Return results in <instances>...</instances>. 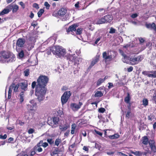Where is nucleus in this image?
I'll list each match as a JSON object with an SVG mask.
<instances>
[{
  "mask_svg": "<svg viewBox=\"0 0 156 156\" xmlns=\"http://www.w3.org/2000/svg\"><path fill=\"white\" fill-rule=\"evenodd\" d=\"M15 55L10 52L3 51L0 56V62L3 63L11 62L15 60Z\"/></svg>",
  "mask_w": 156,
  "mask_h": 156,
  "instance_id": "1",
  "label": "nucleus"
},
{
  "mask_svg": "<svg viewBox=\"0 0 156 156\" xmlns=\"http://www.w3.org/2000/svg\"><path fill=\"white\" fill-rule=\"evenodd\" d=\"M46 91L45 87L37 85L35 90V94L39 101H42L44 99V95Z\"/></svg>",
  "mask_w": 156,
  "mask_h": 156,
  "instance_id": "2",
  "label": "nucleus"
},
{
  "mask_svg": "<svg viewBox=\"0 0 156 156\" xmlns=\"http://www.w3.org/2000/svg\"><path fill=\"white\" fill-rule=\"evenodd\" d=\"M51 50H52V52L54 55L59 57H63L66 53V49L59 46H56Z\"/></svg>",
  "mask_w": 156,
  "mask_h": 156,
  "instance_id": "3",
  "label": "nucleus"
},
{
  "mask_svg": "<svg viewBox=\"0 0 156 156\" xmlns=\"http://www.w3.org/2000/svg\"><path fill=\"white\" fill-rule=\"evenodd\" d=\"M48 80V78L47 76H41L37 80V85L45 87L46 85Z\"/></svg>",
  "mask_w": 156,
  "mask_h": 156,
  "instance_id": "4",
  "label": "nucleus"
},
{
  "mask_svg": "<svg viewBox=\"0 0 156 156\" xmlns=\"http://www.w3.org/2000/svg\"><path fill=\"white\" fill-rule=\"evenodd\" d=\"M20 87L19 83L16 84L13 83L10 86L9 90L8 91V98L10 99L11 97L12 90L11 89H13L14 92H17L19 91L18 88Z\"/></svg>",
  "mask_w": 156,
  "mask_h": 156,
  "instance_id": "5",
  "label": "nucleus"
},
{
  "mask_svg": "<svg viewBox=\"0 0 156 156\" xmlns=\"http://www.w3.org/2000/svg\"><path fill=\"white\" fill-rule=\"evenodd\" d=\"M59 121L58 118L54 117L53 119L50 118V119H48V123L53 128H55L58 126Z\"/></svg>",
  "mask_w": 156,
  "mask_h": 156,
  "instance_id": "6",
  "label": "nucleus"
},
{
  "mask_svg": "<svg viewBox=\"0 0 156 156\" xmlns=\"http://www.w3.org/2000/svg\"><path fill=\"white\" fill-rule=\"evenodd\" d=\"M71 95V93L70 91H66L63 93L61 98V102L62 105L66 103Z\"/></svg>",
  "mask_w": 156,
  "mask_h": 156,
  "instance_id": "7",
  "label": "nucleus"
},
{
  "mask_svg": "<svg viewBox=\"0 0 156 156\" xmlns=\"http://www.w3.org/2000/svg\"><path fill=\"white\" fill-rule=\"evenodd\" d=\"M30 104L27 105V109L28 110L36 112L37 109V104L34 100H32L30 101Z\"/></svg>",
  "mask_w": 156,
  "mask_h": 156,
  "instance_id": "8",
  "label": "nucleus"
},
{
  "mask_svg": "<svg viewBox=\"0 0 156 156\" xmlns=\"http://www.w3.org/2000/svg\"><path fill=\"white\" fill-rule=\"evenodd\" d=\"M25 42V40L23 38H19L17 40L16 49L17 52L20 51V49L19 48L23 47Z\"/></svg>",
  "mask_w": 156,
  "mask_h": 156,
  "instance_id": "9",
  "label": "nucleus"
},
{
  "mask_svg": "<svg viewBox=\"0 0 156 156\" xmlns=\"http://www.w3.org/2000/svg\"><path fill=\"white\" fill-rule=\"evenodd\" d=\"M69 51V55L68 56V58H69L70 61L76 63L77 64H78L81 63L82 62V59L80 57L75 58L73 56V55H70V52L71 53L70 50Z\"/></svg>",
  "mask_w": 156,
  "mask_h": 156,
  "instance_id": "10",
  "label": "nucleus"
},
{
  "mask_svg": "<svg viewBox=\"0 0 156 156\" xmlns=\"http://www.w3.org/2000/svg\"><path fill=\"white\" fill-rule=\"evenodd\" d=\"M102 56L105 62H109L112 60V55L109 54V51L103 52Z\"/></svg>",
  "mask_w": 156,
  "mask_h": 156,
  "instance_id": "11",
  "label": "nucleus"
},
{
  "mask_svg": "<svg viewBox=\"0 0 156 156\" xmlns=\"http://www.w3.org/2000/svg\"><path fill=\"white\" fill-rule=\"evenodd\" d=\"M142 73L145 75H146L149 77H156V71H144L142 72Z\"/></svg>",
  "mask_w": 156,
  "mask_h": 156,
  "instance_id": "12",
  "label": "nucleus"
},
{
  "mask_svg": "<svg viewBox=\"0 0 156 156\" xmlns=\"http://www.w3.org/2000/svg\"><path fill=\"white\" fill-rule=\"evenodd\" d=\"M141 60V56H138L137 57H135L133 58H130L129 61L131 62V64L132 65H134L138 63Z\"/></svg>",
  "mask_w": 156,
  "mask_h": 156,
  "instance_id": "13",
  "label": "nucleus"
},
{
  "mask_svg": "<svg viewBox=\"0 0 156 156\" xmlns=\"http://www.w3.org/2000/svg\"><path fill=\"white\" fill-rule=\"evenodd\" d=\"M21 89L24 91H26L28 89V83L27 81L24 80L19 83Z\"/></svg>",
  "mask_w": 156,
  "mask_h": 156,
  "instance_id": "14",
  "label": "nucleus"
},
{
  "mask_svg": "<svg viewBox=\"0 0 156 156\" xmlns=\"http://www.w3.org/2000/svg\"><path fill=\"white\" fill-rule=\"evenodd\" d=\"M149 144L152 151L156 153V145L155 142L154 140H149Z\"/></svg>",
  "mask_w": 156,
  "mask_h": 156,
  "instance_id": "15",
  "label": "nucleus"
},
{
  "mask_svg": "<svg viewBox=\"0 0 156 156\" xmlns=\"http://www.w3.org/2000/svg\"><path fill=\"white\" fill-rule=\"evenodd\" d=\"M82 105V103L79 102L78 104L74 103L71 104L70 105V107L73 110L76 111L80 108Z\"/></svg>",
  "mask_w": 156,
  "mask_h": 156,
  "instance_id": "16",
  "label": "nucleus"
},
{
  "mask_svg": "<svg viewBox=\"0 0 156 156\" xmlns=\"http://www.w3.org/2000/svg\"><path fill=\"white\" fill-rule=\"evenodd\" d=\"M99 56H96L94 58L91 62V64L89 67V69H91L99 61Z\"/></svg>",
  "mask_w": 156,
  "mask_h": 156,
  "instance_id": "17",
  "label": "nucleus"
},
{
  "mask_svg": "<svg viewBox=\"0 0 156 156\" xmlns=\"http://www.w3.org/2000/svg\"><path fill=\"white\" fill-rule=\"evenodd\" d=\"M7 7V8H9L10 10L12 9V12H16L19 9V6L16 5H13L10 4L8 5Z\"/></svg>",
  "mask_w": 156,
  "mask_h": 156,
  "instance_id": "18",
  "label": "nucleus"
},
{
  "mask_svg": "<svg viewBox=\"0 0 156 156\" xmlns=\"http://www.w3.org/2000/svg\"><path fill=\"white\" fill-rule=\"evenodd\" d=\"M146 26L147 28L153 30L156 32V25L155 23L147 24H146Z\"/></svg>",
  "mask_w": 156,
  "mask_h": 156,
  "instance_id": "19",
  "label": "nucleus"
},
{
  "mask_svg": "<svg viewBox=\"0 0 156 156\" xmlns=\"http://www.w3.org/2000/svg\"><path fill=\"white\" fill-rule=\"evenodd\" d=\"M77 27V26L76 24H74L70 26L68 28L67 30V32H69L70 31L72 32L73 31H75L76 30V27Z\"/></svg>",
  "mask_w": 156,
  "mask_h": 156,
  "instance_id": "20",
  "label": "nucleus"
},
{
  "mask_svg": "<svg viewBox=\"0 0 156 156\" xmlns=\"http://www.w3.org/2000/svg\"><path fill=\"white\" fill-rule=\"evenodd\" d=\"M105 23L110 22L113 19V17L111 15H108L105 16L103 17Z\"/></svg>",
  "mask_w": 156,
  "mask_h": 156,
  "instance_id": "21",
  "label": "nucleus"
},
{
  "mask_svg": "<svg viewBox=\"0 0 156 156\" xmlns=\"http://www.w3.org/2000/svg\"><path fill=\"white\" fill-rule=\"evenodd\" d=\"M66 12L67 10L66 9L62 8L59 10L58 14L61 16H63L66 13Z\"/></svg>",
  "mask_w": 156,
  "mask_h": 156,
  "instance_id": "22",
  "label": "nucleus"
},
{
  "mask_svg": "<svg viewBox=\"0 0 156 156\" xmlns=\"http://www.w3.org/2000/svg\"><path fill=\"white\" fill-rule=\"evenodd\" d=\"M33 149L37 152H41L42 151V149L41 147V145H39L38 143L33 148Z\"/></svg>",
  "mask_w": 156,
  "mask_h": 156,
  "instance_id": "23",
  "label": "nucleus"
},
{
  "mask_svg": "<svg viewBox=\"0 0 156 156\" xmlns=\"http://www.w3.org/2000/svg\"><path fill=\"white\" fill-rule=\"evenodd\" d=\"M94 23L95 24H101L105 23L103 18H102L100 19L96 20L94 21Z\"/></svg>",
  "mask_w": 156,
  "mask_h": 156,
  "instance_id": "24",
  "label": "nucleus"
},
{
  "mask_svg": "<svg viewBox=\"0 0 156 156\" xmlns=\"http://www.w3.org/2000/svg\"><path fill=\"white\" fill-rule=\"evenodd\" d=\"M4 9L2 11L0 12V16L3 15L5 14H7L10 11V9L9 8Z\"/></svg>",
  "mask_w": 156,
  "mask_h": 156,
  "instance_id": "25",
  "label": "nucleus"
},
{
  "mask_svg": "<svg viewBox=\"0 0 156 156\" xmlns=\"http://www.w3.org/2000/svg\"><path fill=\"white\" fill-rule=\"evenodd\" d=\"M149 141L147 136H144L142 138V143L145 145L149 143Z\"/></svg>",
  "mask_w": 156,
  "mask_h": 156,
  "instance_id": "26",
  "label": "nucleus"
},
{
  "mask_svg": "<svg viewBox=\"0 0 156 156\" xmlns=\"http://www.w3.org/2000/svg\"><path fill=\"white\" fill-rule=\"evenodd\" d=\"M123 57L122 61L123 62L126 63H128L129 61L130 58L127 56L126 55L123 56Z\"/></svg>",
  "mask_w": 156,
  "mask_h": 156,
  "instance_id": "27",
  "label": "nucleus"
},
{
  "mask_svg": "<svg viewBox=\"0 0 156 156\" xmlns=\"http://www.w3.org/2000/svg\"><path fill=\"white\" fill-rule=\"evenodd\" d=\"M24 95L23 91L21 92L20 94V101L21 103L24 101Z\"/></svg>",
  "mask_w": 156,
  "mask_h": 156,
  "instance_id": "28",
  "label": "nucleus"
},
{
  "mask_svg": "<svg viewBox=\"0 0 156 156\" xmlns=\"http://www.w3.org/2000/svg\"><path fill=\"white\" fill-rule=\"evenodd\" d=\"M39 145H41V146H43L44 147H46L48 146V144L46 142L43 143L42 140H41L38 143Z\"/></svg>",
  "mask_w": 156,
  "mask_h": 156,
  "instance_id": "29",
  "label": "nucleus"
},
{
  "mask_svg": "<svg viewBox=\"0 0 156 156\" xmlns=\"http://www.w3.org/2000/svg\"><path fill=\"white\" fill-rule=\"evenodd\" d=\"M76 126V125L75 123L73 124L72 125L71 133L72 134H73L74 133Z\"/></svg>",
  "mask_w": 156,
  "mask_h": 156,
  "instance_id": "30",
  "label": "nucleus"
},
{
  "mask_svg": "<svg viewBox=\"0 0 156 156\" xmlns=\"http://www.w3.org/2000/svg\"><path fill=\"white\" fill-rule=\"evenodd\" d=\"M103 95V93L101 91H97L94 94L95 97H101Z\"/></svg>",
  "mask_w": 156,
  "mask_h": 156,
  "instance_id": "31",
  "label": "nucleus"
},
{
  "mask_svg": "<svg viewBox=\"0 0 156 156\" xmlns=\"http://www.w3.org/2000/svg\"><path fill=\"white\" fill-rule=\"evenodd\" d=\"M130 100V95L128 93L127 94V96L125 98L124 101H125L128 104L129 103Z\"/></svg>",
  "mask_w": 156,
  "mask_h": 156,
  "instance_id": "32",
  "label": "nucleus"
},
{
  "mask_svg": "<svg viewBox=\"0 0 156 156\" xmlns=\"http://www.w3.org/2000/svg\"><path fill=\"white\" fill-rule=\"evenodd\" d=\"M119 136V135L115 134L109 136V138L110 139H113L118 138Z\"/></svg>",
  "mask_w": 156,
  "mask_h": 156,
  "instance_id": "33",
  "label": "nucleus"
},
{
  "mask_svg": "<svg viewBox=\"0 0 156 156\" xmlns=\"http://www.w3.org/2000/svg\"><path fill=\"white\" fill-rule=\"evenodd\" d=\"M114 86H120L123 85V83L120 80H118L116 81V83L114 84Z\"/></svg>",
  "mask_w": 156,
  "mask_h": 156,
  "instance_id": "34",
  "label": "nucleus"
},
{
  "mask_svg": "<svg viewBox=\"0 0 156 156\" xmlns=\"http://www.w3.org/2000/svg\"><path fill=\"white\" fill-rule=\"evenodd\" d=\"M51 156H62V154L60 153L53 152L51 154Z\"/></svg>",
  "mask_w": 156,
  "mask_h": 156,
  "instance_id": "35",
  "label": "nucleus"
},
{
  "mask_svg": "<svg viewBox=\"0 0 156 156\" xmlns=\"http://www.w3.org/2000/svg\"><path fill=\"white\" fill-rule=\"evenodd\" d=\"M143 105L145 106L147 105L148 104V101L146 98H144L143 100Z\"/></svg>",
  "mask_w": 156,
  "mask_h": 156,
  "instance_id": "36",
  "label": "nucleus"
},
{
  "mask_svg": "<svg viewBox=\"0 0 156 156\" xmlns=\"http://www.w3.org/2000/svg\"><path fill=\"white\" fill-rule=\"evenodd\" d=\"M104 80L102 78L99 79L97 82V85L98 86H99L101 84L104 82Z\"/></svg>",
  "mask_w": 156,
  "mask_h": 156,
  "instance_id": "37",
  "label": "nucleus"
},
{
  "mask_svg": "<svg viewBox=\"0 0 156 156\" xmlns=\"http://www.w3.org/2000/svg\"><path fill=\"white\" fill-rule=\"evenodd\" d=\"M19 52V56L20 58H23L24 56V51L23 50H20V51Z\"/></svg>",
  "mask_w": 156,
  "mask_h": 156,
  "instance_id": "38",
  "label": "nucleus"
},
{
  "mask_svg": "<svg viewBox=\"0 0 156 156\" xmlns=\"http://www.w3.org/2000/svg\"><path fill=\"white\" fill-rule=\"evenodd\" d=\"M44 12V9H40L39 11H38L37 12V14L38 17H40Z\"/></svg>",
  "mask_w": 156,
  "mask_h": 156,
  "instance_id": "39",
  "label": "nucleus"
},
{
  "mask_svg": "<svg viewBox=\"0 0 156 156\" xmlns=\"http://www.w3.org/2000/svg\"><path fill=\"white\" fill-rule=\"evenodd\" d=\"M61 140L60 139L58 138L56 139L55 141V145L57 146H58L60 143L61 142Z\"/></svg>",
  "mask_w": 156,
  "mask_h": 156,
  "instance_id": "40",
  "label": "nucleus"
},
{
  "mask_svg": "<svg viewBox=\"0 0 156 156\" xmlns=\"http://www.w3.org/2000/svg\"><path fill=\"white\" fill-rule=\"evenodd\" d=\"M68 128V127L66 125H63L60 126L59 128L62 131L66 130Z\"/></svg>",
  "mask_w": 156,
  "mask_h": 156,
  "instance_id": "41",
  "label": "nucleus"
},
{
  "mask_svg": "<svg viewBox=\"0 0 156 156\" xmlns=\"http://www.w3.org/2000/svg\"><path fill=\"white\" fill-rule=\"evenodd\" d=\"M44 5L45 6V8L47 9H48L50 6V5L47 2H44Z\"/></svg>",
  "mask_w": 156,
  "mask_h": 156,
  "instance_id": "42",
  "label": "nucleus"
},
{
  "mask_svg": "<svg viewBox=\"0 0 156 156\" xmlns=\"http://www.w3.org/2000/svg\"><path fill=\"white\" fill-rule=\"evenodd\" d=\"M24 73L25 76H28L29 75L30 73L29 69H27L24 71Z\"/></svg>",
  "mask_w": 156,
  "mask_h": 156,
  "instance_id": "43",
  "label": "nucleus"
},
{
  "mask_svg": "<svg viewBox=\"0 0 156 156\" xmlns=\"http://www.w3.org/2000/svg\"><path fill=\"white\" fill-rule=\"evenodd\" d=\"M47 141L50 144H52L54 143V141L51 138L48 139L47 140Z\"/></svg>",
  "mask_w": 156,
  "mask_h": 156,
  "instance_id": "44",
  "label": "nucleus"
},
{
  "mask_svg": "<svg viewBox=\"0 0 156 156\" xmlns=\"http://www.w3.org/2000/svg\"><path fill=\"white\" fill-rule=\"evenodd\" d=\"M82 29L81 28H78L76 31V34H80L82 32Z\"/></svg>",
  "mask_w": 156,
  "mask_h": 156,
  "instance_id": "45",
  "label": "nucleus"
},
{
  "mask_svg": "<svg viewBox=\"0 0 156 156\" xmlns=\"http://www.w3.org/2000/svg\"><path fill=\"white\" fill-rule=\"evenodd\" d=\"M131 115V111L130 110H129L127 111V113L126 115V117L127 118H129Z\"/></svg>",
  "mask_w": 156,
  "mask_h": 156,
  "instance_id": "46",
  "label": "nucleus"
},
{
  "mask_svg": "<svg viewBox=\"0 0 156 156\" xmlns=\"http://www.w3.org/2000/svg\"><path fill=\"white\" fill-rule=\"evenodd\" d=\"M105 111V109L104 108H100L98 109L99 112L101 113H103Z\"/></svg>",
  "mask_w": 156,
  "mask_h": 156,
  "instance_id": "47",
  "label": "nucleus"
},
{
  "mask_svg": "<svg viewBox=\"0 0 156 156\" xmlns=\"http://www.w3.org/2000/svg\"><path fill=\"white\" fill-rule=\"evenodd\" d=\"M116 30L112 28H111L110 29V30L109 32L110 33L113 34L115 33Z\"/></svg>",
  "mask_w": 156,
  "mask_h": 156,
  "instance_id": "48",
  "label": "nucleus"
},
{
  "mask_svg": "<svg viewBox=\"0 0 156 156\" xmlns=\"http://www.w3.org/2000/svg\"><path fill=\"white\" fill-rule=\"evenodd\" d=\"M7 136L6 134H4L3 136L0 135V139L4 140L6 139Z\"/></svg>",
  "mask_w": 156,
  "mask_h": 156,
  "instance_id": "49",
  "label": "nucleus"
},
{
  "mask_svg": "<svg viewBox=\"0 0 156 156\" xmlns=\"http://www.w3.org/2000/svg\"><path fill=\"white\" fill-rule=\"evenodd\" d=\"M34 130L33 129L30 128L28 131V133L29 134H32L34 132Z\"/></svg>",
  "mask_w": 156,
  "mask_h": 156,
  "instance_id": "50",
  "label": "nucleus"
},
{
  "mask_svg": "<svg viewBox=\"0 0 156 156\" xmlns=\"http://www.w3.org/2000/svg\"><path fill=\"white\" fill-rule=\"evenodd\" d=\"M33 46L32 45V44H29L27 47V49L28 51H30L33 48Z\"/></svg>",
  "mask_w": 156,
  "mask_h": 156,
  "instance_id": "51",
  "label": "nucleus"
},
{
  "mask_svg": "<svg viewBox=\"0 0 156 156\" xmlns=\"http://www.w3.org/2000/svg\"><path fill=\"white\" fill-rule=\"evenodd\" d=\"M138 16V14L137 13L133 14L131 16V17L132 18H135L137 17Z\"/></svg>",
  "mask_w": 156,
  "mask_h": 156,
  "instance_id": "52",
  "label": "nucleus"
},
{
  "mask_svg": "<svg viewBox=\"0 0 156 156\" xmlns=\"http://www.w3.org/2000/svg\"><path fill=\"white\" fill-rule=\"evenodd\" d=\"M33 7L37 9H38L39 8L38 5L36 3H35L33 4Z\"/></svg>",
  "mask_w": 156,
  "mask_h": 156,
  "instance_id": "53",
  "label": "nucleus"
},
{
  "mask_svg": "<svg viewBox=\"0 0 156 156\" xmlns=\"http://www.w3.org/2000/svg\"><path fill=\"white\" fill-rule=\"evenodd\" d=\"M139 39L140 43H143L145 41V40L142 37L139 38Z\"/></svg>",
  "mask_w": 156,
  "mask_h": 156,
  "instance_id": "54",
  "label": "nucleus"
},
{
  "mask_svg": "<svg viewBox=\"0 0 156 156\" xmlns=\"http://www.w3.org/2000/svg\"><path fill=\"white\" fill-rule=\"evenodd\" d=\"M108 84H109V86H108V88L110 89L112 87H114L112 83H108Z\"/></svg>",
  "mask_w": 156,
  "mask_h": 156,
  "instance_id": "55",
  "label": "nucleus"
},
{
  "mask_svg": "<svg viewBox=\"0 0 156 156\" xmlns=\"http://www.w3.org/2000/svg\"><path fill=\"white\" fill-rule=\"evenodd\" d=\"M95 132L96 134L100 135L101 136L102 135V133L98 131L95 130Z\"/></svg>",
  "mask_w": 156,
  "mask_h": 156,
  "instance_id": "56",
  "label": "nucleus"
},
{
  "mask_svg": "<svg viewBox=\"0 0 156 156\" xmlns=\"http://www.w3.org/2000/svg\"><path fill=\"white\" fill-rule=\"evenodd\" d=\"M101 38L100 37H99L98 38L95 42V44H94V45H95V44H97L98 43V41L100 40Z\"/></svg>",
  "mask_w": 156,
  "mask_h": 156,
  "instance_id": "57",
  "label": "nucleus"
},
{
  "mask_svg": "<svg viewBox=\"0 0 156 156\" xmlns=\"http://www.w3.org/2000/svg\"><path fill=\"white\" fill-rule=\"evenodd\" d=\"M133 69V68L132 66H130L128 68V71L129 72H130L132 71Z\"/></svg>",
  "mask_w": 156,
  "mask_h": 156,
  "instance_id": "58",
  "label": "nucleus"
},
{
  "mask_svg": "<svg viewBox=\"0 0 156 156\" xmlns=\"http://www.w3.org/2000/svg\"><path fill=\"white\" fill-rule=\"evenodd\" d=\"M83 150H84L85 151H86L88 152L89 150V149L87 147L84 146L83 147Z\"/></svg>",
  "mask_w": 156,
  "mask_h": 156,
  "instance_id": "59",
  "label": "nucleus"
},
{
  "mask_svg": "<svg viewBox=\"0 0 156 156\" xmlns=\"http://www.w3.org/2000/svg\"><path fill=\"white\" fill-rule=\"evenodd\" d=\"M36 152H37V151H35V150H34L33 149V151H32L31 152L30 155H34Z\"/></svg>",
  "mask_w": 156,
  "mask_h": 156,
  "instance_id": "60",
  "label": "nucleus"
},
{
  "mask_svg": "<svg viewBox=\"0 0 156 156\" xmlns=\"http://www.w3.org/2000/svg\"><path fill=\"white\" fill-rule=\"evenodd\" d=\"M132 153L136 155H139L141 154V152L140 151H136L135 152H133Z\"/></svg>",
  "mask_w": 156,
  "mask_h": 156,
  "instance_id": "61",
  "label": "nucleus"
},
{
  "mask_svg": "<svg viewBox=\"0 0 156 156\" xmlns=\"http://www.w3.org/2000/svg\"><path fill=\"white\" fill-rule=\"evenodd\" d=\"M119 53L121 54V55H122V56L126 55V54L124 53L123 51L122 50L119 49Z\"/></svg>",
  "mask_w": 156,
  "mask_h": 156,
  "instance_id": "62",
  "label": "nucleus"
},
{
  "mask_svg": "<svg viewBox=\"0 0 156 156\" xmlns=\"http://www.w3.org/2000/svg\"><path fill=\"white\" fill-rule=\"evenodd\" d=\"M153 100L156 102V93H155L153 97Z\"/></svg>",
  "mask_w": 156,
  "mask_h": 156,
  "instance_id": "63",
  "label": "nucleus"
},
{
  "mask_svg": "<svg viewBox=\"0 0 156 156\" xmlns=\"http://www.w3.org/2000/svg\"><path fill=\"white\" fill-rule=\"evenodd\" d=\"M36 84V82L35 81L33 82L32 83V87L33 88H34Z\"/></svg>",
  "mask_w": 156,
  "mask_h": 156,
  "instance_id": "64",
  "label": "nucleus"
}]
</instances>
